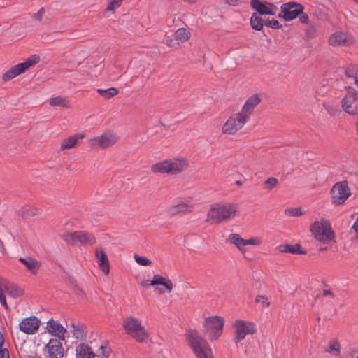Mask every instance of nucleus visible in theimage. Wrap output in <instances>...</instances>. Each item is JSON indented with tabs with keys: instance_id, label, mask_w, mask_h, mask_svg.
<instances>
[{
	"instance_id": "obj_1",
	"label": "nucleus",
	"mask_w": 358,
	"mask_h": 358,
	"mask_svg": "<svg viewBox=\"0 0 358 358\" xmlns=\"http://www.w3.org/2000/svg\"><path fill=\"white\" fill-rule=\"evenodd\" d=\"M238 208L237 203H215L208 210L206 222L209 224H219L233 220L236 217Z\"/></svg>"
},
{
	"instance_id": "obj_2",
	"label": "nucleus",
	"mask_w": 358,
	"mask_h": 358,
	"mask_svg": "<svg viewBox=\"0 0 358 358\" xmlns=\"http://www.w3.org/2000/svg\"><path fill=\"white\" fill-rule=\"evenodd\" d=\"M189 165L185 157H173L153 164L150 170L154 173L177 175L186 171Z\"/></svg>"
},
{
	"instance_id": "obj_3",
	"label": "nucleus",
	"mask_w": 358,
	"mask_h": 358,
	"mask_svg": "<svg viewBox=\"0 0 358 358\" xmlns=\"http://www.w3.org/2000/svg\"><path fill=\"white\" fill-rule=\"evenodd\" d=\"M188 345L197 358H214L210 345L199 332L188 330L185 334Z\"/></svg>"
},
{
	"instance_id": "obj_4",
	"label": "nucleus",
	"mask_w": 358,
	"mask_h": 358,
	"mask_svg": "<svg viewBox=\"0 0 358 358\" xmlns=\"http://www.w3.org/2000/svg\"><path fill=\"white\" fill-rule=\"evenodd\" d=\"M122 327L127 334L131 336L137 342H145L148 339L147 332L141 321L135 317L129 316L122 322Z\"/></svg>"
},
{
	"instance_id": "obj_5",
	"label": "nucleus",
	"mask_w": 358,
	"mask_h": 358,
	"mask_svg": "<svg viewBox=\"0 0 358 358\" xmlns=\"http://www.w3.org/2000/svg\"><path fill=\"white\" fill-rule=\"evenodd\" d=\"M314 237L324 244H327L334 238V233L328 220L321 219L315 221L310 227Z\"/></svg>"
},
{
	"instance_id": "obj_6",
	"label": "nucleus",
	"mask_w": 358,
	"mask_h": 358,
	"mask_svg": "<svg viewBox=\"0 0 358 358\" xmlns=\"http://www.w3.org/2000/svg\"><path fill=\"white\" fill-rule=\"evenodd\" d=\"M224 324V320L220 316L208 317L203 323V333L210 341H214L222 335Z\"/></svg>"
},
{
	"instance_id": "obj_7",
	"label": "nucleus",
	"mask_w": 358,
	"mask_h": 358,
	"mask_svg": "<svg viewBox=\"0 0 358 358\" xmlns=\"http://www.w3.org/2000/svg\"><path fill=\"white\" fill-rule=\"evenodd\" d=\"M234 330V341L238 343L248 335H253L257 332L256 325L249 320L241 319L236 320L232 324Z\"/></svg>"
},
{
	"instance_id": "obj_8",
	"label": "nucleus",
	"mask_w": 358,
	"mask_h": 358,
	"mask_svg": "<svg viewBox=\"0 0 358 358\" xmlns=\"http://www.w3.org/2000/svg\"><path fill=\"white\" fill-rule=\"evenodd\" d=\"M119 140V136L112 131H106L98 136L88 140L92 148L107 149L113 147Z\"/></svg>"
},
{
	"instance_id": "obj_9",
	"label": "nucleus",
	"mask_w": 358,
	"mask_h": 358,
	"mask_svg": "<svg viewBox=\"0 0 358 358\" xmlns=\"http://www.w3.org/2000/svg\"><path fill=\"white\" fill-rule=\"evenodd\" d=\"M249 120L239 112L231 115L222 127V132L234 135L240 131Z\"/></svg>"
},
{
	"instance_id": "obj_10",
	"label": "nucleus",
	"mask_w": 358,
	"mask_h": 358,
	"mask_svg": "<svg viewBox=\"0 0 358 358\" xmlns=\"http://www.w3.org/2000/svg\"><path fill=\"white\" fill-rule=\"evenodd\" d=\"M40 60V57L37 55H33L29 57L25 62L17 64L11 67L8 71H6L2 76L4 81H8L18 75L24 73L31 66L37 64Z\"/></svg>"
},
{
	"instance_id": "obj_11",
	"label": "nucleus",
	"mask_w": 358,
	"mask_h": 358,
	"mask_svg": "<svg viewBox=\"0 0 358 358\" xmlns=\"http://www.w3.org/2000/svg\"><path fill=\"white\" fill-rule=\"evenodd\" d=\"M343 110L349 115L358 113V92L349 87L341 101Z\"/></svg>"
},
{
	"instance_id": "obj_12",
	"label": "nucleus",
	"mask_w": 358,
	"mask_h": 358,
	"mask_svg": "<svg viewBox=\"0 0 358 358\" xmlns=\"http://www.w3.org/2000/svg\"><path fill=\"white\" fill-rule=\"evenodd\" d=\"M331 201L336 205L345 203L351 195L350 189L345 180L336 182L331 189Z\"/></svg>"
},
{
	"instance_id": "obj_13",
	"label": "nucleus",
	"mask_w": 358,
	"mask_h": 358,
	"mask_svg": "<svg viewBox=\"0 0 358 358\" xmlns=\"http://www.w3.org/2000/svg\"><path fill=\"white\" fill-rule=\"evenodd\" d=\"M303 10L304 6L301 3L294 1H289L281 5V12L278 14V17L289 22L296 19Z\"/></svg>"
},
{
	"instance_id": "obj_14",
	"label": "nucleus",
	"mask_w": 358,
	"mask_h": 358,
	"mask_svg": "<svg viewBox=\"0 0 358 358\" xmlns=\"http://www.w3.org/2000/svg\"><path fill=\"white\" fill-rule=\"evenodd\" d=\"M328 43L333 47H350L355 43V38L348 32L336 31L329 36Z\"/></svg>"
},
{
	"instance_id": "obj_15",
	"label": "nucleus",
	"mask_w": 358,
	"mask_h": 358,
	"mask_svg": "<svg viewBox=\"0 0 358 358\" xmlns=\"http://www.w3.org/2000/svg\"><path fill=\"white\" fill-rule=\"evenodd\" d=\"M60 341L56 338L49 341L44 349L47 358H62L64 356V348Z\"/></svg>"
},
{
	"instance_id": "obj_16",
	"label": "nucleus",
	"mask_w": 358,
	"mask_h": 358,
	"mask_svg": "<svg viewBox=\"0 0 358 358\" xmlns=\"http://www.w3.org/2000/svg\"><path fill=\"white\" fill-rule=\"evenodd\" d=\"M251 7L259 15H274L278 10L277 7L268 1H261L259 0H251Z\"/></svg>"
},
{
	"instance_id": "obj_17",
	"label": "nucleus",
	"mask_w": 358,
	"mask_h": 358,
	"mask_svg": "<svg viewBox=\"0 0 358 358\" xmlns=\"http://www.w3.org/2000/svg\"><path fill=\"white\" fill-rule=\"evenodd\" d=\"M41 324V321L36 317L32 316L23 319L19 324L21 331L27 334H35Z\"/></svg>"
},
{
	"instance_id": "obj_18",
	"label": "nucleus",
	"mask_w": 358,
	"mask_h": 358,
	"mask_svg": "<svg viewBox=\"0 0 358 358\" xmlns=\"http://www.w3.org/2000/svg\"><path fill=\"white\" fill-rule=\"evenodd\" d=\"M261 100L259 94H252L245 101L239 113L249 120L254 109L261 102Z\"/></svg>"
},
{
	"instance_id": "obj_19",
	"label": "nucleus",
	"mask_w": 358,
	"mask_h": 358,
	"mask_svg": "<svg viewBox=\"0 0 358 358\" xmlns=\"http://www.w3.org/2000/svg\"><path fill=\"white\" fill-rule=\"evenodd\" d=\"M194 207L193 204L180 201L169 206L167 208L166 211L169 215L175 216L180 214H187L191 213L194 210Z\"/></svg>"
},
{
	"instance_id": "obj_20",
	"label": "nucleus",
	"mask_w": 358,
	"mask_h": 358,
	"mask_svg": "<svg viewBox=\"0 0 358 358\" xmlns=\"http://www.w3.org/2000/svg\"><path fill=\"white\" fill-rule=\"evenodd\" d=\"M47 329L49 334L57 337L58 340L64 341L66 329L57 320L52 319L47 322Z\"/></svg>"
},
{
	"instance_id": "obj_21",
	"label": "nucleus",
	"mask_w": 358,
	"mask_h": 358,
	"mask_svg": "<svg viewBox=\"0 0 358 358\" xmlns=\"http://www.w3.org/2000/svg\"><path fill=\"white\" fill-rule=\"evenodd\" d=\"M95 257L99 268L104 273L108 275L110 271L109 260L105 251L100 248H96L94 251Z\"/></svg>"
},
{
	"instance_id": "obj_22",
	"label": "nucleus",
	"mask_w": 358,
	"mask_h": 358,
	"mask_svg": "<svg viewBox=\"0 0 358 358\" xmlns=\"http://www.w3.org/2000/svg\"><path fill=\"white\" fill-rule=\"evenodd\" d=\"M141 285H142V286H144V287H146L148 285L149 286H155L157 285H160L165 287V289L168 293L171 292L173 290V284L170 279L166 278H165L162 275H158V274L154 275L152 280L148 284L142 282Z\"/></svg>"
},
{
	"instance_id": "obj_23",
	"label": "nucleus",
	"mask_w": 358,
	"mask_h": 358,
	"mask_svg": "<svg viewBox=\"0 0 358 358\" xmlns=\"http://www.w3.org/2000/svg\"><path fill=\"white\" fill-rule=\"evenodd\" d=\"M85 136V135L84 134H76L73 136H69L62 141L60 150L63 151L76 148L79 140H82Z\"/></svg>"
},
{
	"instance_id": "obj_24",
	"label": "nucleus",
	"mask_w": 358,
	"mask_h": 358,
	"mask_svg": "<svg viewBox=\"0 0 358 358\" xmlns=\"http://www.w3.org/2000/svg\"><path fill=\"white\" fill-rule=\"evenodd\" d=\"M19 261L25 266L26 270L32 274H36L41 266L40 262L29 257H20Z\"/></svg>"
},
{
	"instance_id": "obj_25",
	"label": "nucleus",
	"mask_w": 358,
	"mask_h": 358,
	"mask_svg": "<svg viewBox=\"0 0 358 358\" xmlns=\"http://www.w3.org/2000/svg\"><path fill=\"white\" fill-rule=\"evenodd\" d=\"M230 244L234 245L239 250L241 254H245L246 246L245 239L241 237L238 234H231L227 239Z\"/></svg>"
},
{
	"instance_id": "obj_26",
	"label": "nucleus",
	"mask_w": 358,
	"mask_h": 358,
	"mask_svg": "<svg viewBox=\"0 0 358 358\" xmlns=\"http://www.w3.org/2000/svg\"><path fill=\"white\" fill-rule=\"evenodd\" d=\"M96 355L91 348L85 343L79 344L76 348V358H94Z\"/></svg>"
},
{
	"instance_id": "obj_27",
	"label": "nucleus",
	"mask_w": 358,
	"mask_h": 358,
	"mask_svg": "<svg viewBox=\"0 0 358 358\" xmlns=\"http://www.w3.org/2000/svg\"><path fill=\"white\" fill-rule=\"evenodd\" d=\"M75 237L76 243H80L85 245H93L95 243L94 236L87 231H77L76 236Z\"/></svg>"
},
{
	"instance_id": "obj_28",
	"label": "nucleus",
	"mask_w": 358,
	"mask_h": 358,
	"mask_svg": "<svg viewBox=\"0 0 358 358\" xmlns=\"http://www.w3.org/2000/svg\"><path fill=\"white\" fill-rule=\"evenodd\" d=\"M301 246L299 244L291 245L289 244L281 245L278 247L279 251L281 252L291 253V254H305L306 252L300 250Z\"/></svg>"
},
{
	"instance_id": "obj_29",
	"label": "nucleus",
	"mask_w": 358,
	"mask_h": 358,
	"mask_svg": "<svg viewBox=\"0 0 358 358\" xmlns=\"http://www.w3.org/2000/svg\"><path fill=\"white\" fill-rule=\"evenodd\" d=\"M3 287L5 293L13 298L19 297L23 294V290L15 285H6Z\"/></svg>"
},
{
	"instance_id": "obj_30",
	"label": "nucleus",
	"mask_w": 358,
	"mask_h": 358,
	"mask_svg": "<svg viewBox=\"0 0 358 358\" xmlns=\"http://www.w3.org/2000/svg\"><path fill=\"white\" fill-rule=\"evenodd\" d=\"M173 36L178 40V43L180 44V43H184L189 40L191 36V34L186 29L180 28L175 32V34H173Z\"/></svg>"
},
{
	"instance_id": "obj_31",
	"label": "nucleus",
	"mask_w": 358,
	"mask_h": 358,
	"mask_svg": "<svg viewBox=\"0 0 358 358\" xmlns=\"http://www.w3.org/2000/svg\"><path fill=\"white\" fill-rule=\"evenodd\" d=\"M264 24L263 19L255 13H253L250 17V25L252 29L260 31Z\"/></svg>"
},
{
	"instance_id": "obj_32",
	"label": "nucleus",
	"mask_w": 358,
	"mask_h": 358,
	"mask_svg": "<svg viewBox=\"0 0 358 358\" xmlns=\"http://www.w3.org/2000/svg\"><path fill=\"white\" fill-rule=\"evenodd\" d=\"M50 105L52 106H62L65 108L71 107V103L69 101L66 100L64 97L62 96H56L52 98L50 100Z\"/></svg>"
},
{
	"instance_id": "obj_33",
	"label": "nucleus",
	"mask_w": 358,
	"mask_h": 358,
	"mask_svg": "<svg viewBox=\"0 0 358 358\" xmlns=\"http://www.w3.org/2000/svg\"><path fill=\"white\" fill-rule=\"evenodd\" d=\"M96 92L106 99L115 96L118 93V90L115 87H110L108 89L99 88L96 90Z\"/></svg>"
},
{
	"instance_id": "obj_34",
	"label": "nucleus",
	"mask_w": 358,
	"mask_h": 358,
	"mask_svg": "<svg viewBox=\"0 0 358 358\" xmlns=\"http://www.w3.org/2000/svg\"><path fill=\"white\" fill-rule=\"evenodd\" d=\"M40 210L36 207H26L22 210V215L24 218H31L34 216L38 215Z\"/></svg>"
},
{
	"instance_id": "obj_35",
	"label": "nucleus",
	"mask_w": 358,
	"mask_h": 358,
	"mask_svg": "<svg viewBox=\"0 0 358 358\" xmlns=\"http://www.w3.org/2000/svg\"><path fill=\"white\" fill-rule=\"evenodd\" d=\"M71 331L72 332L73 336L76 339L82 340L86 336V334L85 331V328L83 327H77V326L73 325V329Z\"/></svg>"
},
{
	"instance_id": "obj_36",
	"label": "nucleus",
	"mask_w": 358,
	"mask_h": 358,
	"mask_svg": "<svg viewBox=\"0 0 358 358\" xmlns=\"http://www.w3.org/2000/svg\"><path fill=\"white\" fill-rule=\"evenodd\" d=\"M255 302L259 304L262 308H268L270 306V301L265 295H257L255 297Z\"/></svg>"
},
{
	"instance_id": "obj_37",
	"label": "nucleus",
	"mask_w": 358,
	"mask_h": 358,
	"mask_svg": "<svg viewBox=\"0 0 358 358\" xmlns=\"http://www.w3.org/2000/svg\"><path fill=\"white\" fill-rule=\"evenodd\" d=\"M110 352V350L107 345L102 344L97 350L96 356L99 358H108Z\"/></svg>"
},
{
	"instance_id": "obj_38",
	"label": "nucleus",
	"mask_w": 358,
	"mask_h": 358,
	"mask_svg": "<svg viewBox=\"0 0 358 358\" xmlns=\"http://www.w3.org/2000/svg\"><path fill=\"white\" fill-rule=\"evenodd\" d=\"M134 258L136 261V262L141 266H151L152 262L150 259H148L147 257L139 256L137 254H134Z\"/></svg>"
},
{
	"instance_id": "obj_39",
	"label": "nucleus",
	"mask_w": 358,
	"mask_h": 358,
	"mask_svg": "<svg viewBox=\"0 0 358 358\" xmlns=\"http://www.w3.org/2000/svg\"><path fill=\"white\" fill-rule=\"evenodd\" d=\"M278 184V181L277 178L274 177L268 178L264 181V189L267 190H271L272 189L275 188Z\"/></svg>"
},
{
	"instance_id": "obj_40",
	"label": "nucleus",
	"mask_w": 358,
	"mask_h": 358,
	"mask_svg": "<svg viewBox=\"0 0 358 358\" xmlns=\"http://www.w3.org/2000/svg\"><path fill=\"white\" fill-rule=\"evenodd\" d=\"M76 231L73 233L65 232L62 235V239L68 243H76Z\"/></svg>"
},
{
	"instance_id": "obj_41",
	"label": "nucleus",
	"mask_w": 358,
	"mask_h": 358,
	"mask_svg": "<svg viewBox=\"0 0 358 358\" xmlns=\"http://www.w3.org/2000/svg\"><path fill=\"white\" fill-rule=\"evenodd\" d=\"M122 3V0H112L108 3L106 12L113 11L114 12L117 8H119Z\"/></svg>"
},
{
	"instance_id": "obj_42",
	"label": "nucleus",
	"mask_w": 358,
	"mask_h": 358,
	"mask_svg": "<svg viewBox=\"0 0 358 358\" xmlns=\"http://www.w3.org/2000/svg\"><path fill=\"white\" fill-rule=\"evenodd\" d=\"M339 350H340V345H339V343L338 341H331L329 343V349L327 350V351L329 353H331L334 355H337L339 352Z\"/></svg>"
},
{
	"instance_id": "obj_43",
	"label": "nucleus",
	"mask_w": 358,
	"mask_h": 358,
	"mask_svg": "<svg viewBox=\"0 0 358 358\" xmlns=\"http://www.w3.org/2000/svg\"><path fill=\"white\" fill-rule=\"evenodd\" d=\"M285 214L288 216H299L303 214V211L299 208H291L285 210Z\"/></svg>"
},
{
	"instance_id": "obj_44",
	"label": "nucleus",
	"mask_w": 358,
	"mask_h": 358,
	"mask_svg": "<svg viewBox=\"0 0 358 358\" xmlns=\"http://www.w3.org/2000/svg\"><path fill=\"white\" fill-rule=\"evenodd\" d=\"M246 245H255V246H259L262 245V241L261 238L257 236H253L251 237L249 239H245Z\"/></svg>"
},
{
	"instance_id": "obj_45",
	"label": "nucleus",
	"mask_w": 358,
	"mask_h": 358,
	"mask_svg": "<svg viewBox=\"0 0 358 358\" xmlns=\"http://www.w3.org/2000/svg\"><path fill=\"white\" fill-rule=\"evenodd\" d=\"M5 294L6 293H5V291H4V287L2 285V284L0 283V303L2 305V306L4 307V308L8 309V305H7V303H6V299Z\"/></svg>"
},
{
	"instance_id": "obj_46",
	"label": "nucleus",
	"mask_w": 358,
	"mask_h": 358,
	"mask_svg": "<svg viewBox=\"0 0 358 358\" xmlns=\"http://www.w3.org/2000/svg\"><path fill=\"white\" fill-rule=\"evenodd\" d=\"M165 43L167 44L169 46H174L175 45H179V43H178V40L175 38V37L173 36V34L171 36H166L165 37Z\"/></svg>"
},
{
	"instance_id": "obj_47",
	"label": "nucleus",
	"mask_w": 358,
	"mask_h": 358,
	"mask_svg": "<svg viewBox=\"0 0 358 358\" xmlns=\"http://www.w3.org/2000/svg\"><path fill=\"white\" fill-rule=\"evenodd\" d=\"M45 13V8L42 7V8H41L38 10V11L37 13H34V14L33 15L32 17H33L34 20H37V21H38V22H41L42 18H43V15H44Z\"/></svg>"
},
{
	"instance_id": "obj_48",
	"label": "nucleus",
	"mask_w": 358,
	"mask_h": 358,
	"mask_svg": "<svg viewBox=\"0 0 358 358\" xmlns=\"http://www.w3.org/2000/svg\"><path fill=\"white\" fill-rule=\"evenodd\" d=\"M264 24L273 29L280 28L279 22L276 20H266L264 22Z\"/></svg>"
},
{
	"instance_id": "obj_49",
	"label": "nucleus",
	"mask_w": 358,
	"mask_h": 358,
	"mask_svg": "<svg viewBox=\"0 0 358 358\" xmlns=\"http://www.w3.org/2000/svg\"><path fill=\"white\" fill-rule=\"evenodd\" d=\"M299 18V21L303 23V24H308V22H309V17H308V15L303 13V10L302 11L301 13H300L299 15H298Z\"/></svg>"
},
{
	"instance_id": "obj_50",
	"label": "nucleus",
	"mask_w": 358,
	"mask_h": 358,
	"mask_svg": "<svg viewBox=\"0 0 358 358\" xmlns=\"http://www.w3.org/2000/svg\"><path fill=\"white\" fill-rule=\"evenodd\" d=\"M0 358H10L8 350L6 348L0 350Z\"/></svg>"
},
{
	"instance_id": "obj_51",
	"label": "nucleus",
	"mask_w": 358,
	"mask_h": 358,
	"mask_svg": "<svg viewBox=\"0 0 358 358\" xmlns=\"http://www.w3.org/2000/svg\"><path fill=\"white\" fill-rule=\"evenodd\" d=\"M322 295L325 297L334 298V293L329 289H324L322 292Z\"/></svg>"
},
{
	"instance_id": "obj_52",
	"label": "nucleus",
	"mask_w": 358,
	"mask_h": 358,
	"mask_svg": "<svg viewBox=\"0 0 358 358\" xmlns=\"http://www.w3.org/2000/svg\"><path fill=\"white\" fill-rule=\"evenodd\" d=\"M345 74L348 77H353L355 75V69L353 68H347L345 70Z\"/></svg>"
},
{
	"instance_id": "obj_53",
	"label": "nucleus",
	"mask_w": 358,
	"mask_h": 358,
	"mask_svg": "<svg viewBox=\"0 0 358 358\" xmlns=\"http://www.w3.org/2000/svg\"><path fill=\"white\" fill-rule=\"evenodd\" d=\"M226 2L230 6H237L239 3H241V0H226Z\"/></svg>"
},
{
	"instance_id": "obj_54",
	"label": "nucleus",
	"mask_w": 358,
	"mask_h": 358,
	"mask_svg": "<svg viewBox=\"0 0 358 358\" xmlns=\"http://www.w3.org/2000/svg\"><path fill=\"white\" fill-rule=\"evenodd\" d=\"M4 344V338L3 335L0 333V350H3L2 346Z\"/></svg>"
},
{
	"instance_id": "obj_55",
	"label": "nucleus",
	"mask_w": 358,
	"mask_h": 358,
	"mask_svg": "<svg viewBox=\"0 0 358 358\" xmlns=\"http://www.w3.org/2000/svg\"><path fill=\"white\" fill-rule=\"evenodd\" d=\"M157 292H158L159 294H164V293L165 292V291H164V290H163V289H161V288H157Z\"/></svg>"
},
{
	"instance_id": "obj_56",
	"label": "nucleus",
	"mask_w": 358,
	"mask_h": 358,
	"mask_svg": "<svg viewBox=\"0 0 358 358\" xmlns=\"http://www.w3.org/2000/svg\"><path fill=\"white\" fill-rule=\"evenodd\" d=\"M185 1L189 3L192 4V3H194L197 0H185Z\"/></svg>"
},
{
	"instance_id": "obj_57",
	"label": "nucleus",
	"mask_w": 358,
	"mask_h": 358,
	"mask_svg": "<svg viewBox=\"0 0 358 358\" xmlns=\"http://www.w3.org/2000/svg\"><path fill=\"white\" fill-rule=\"evenodd\" d=\"M236 185H238V186H241L242 185V182L239 180L236 181Z\"/></svg>"
},
{
	"instance_id": "obj_58",
	"label": "nucleus",
	"mask_w": 358,
	"mask_h": 358,
	"mask_svg": "<svg viewBox=\"0 0 358 358\" xmlns=\"http://www.w3.org/2000/svg\"><path fill=\"white\" fill-rule=\"evenodd\" d=\"M327 250V248H320V251H324V250Z\"/></svg>"
},
{
	"instance_id": "obj_59",
	"label": "nucleus",
	"mask_w": 358,
	"mask_h": 358,
	"mask_svg": "<svg viewBox=\"0 0 358 358\" xmlns=\"http://www.w3.org/2000/svg\"><path fill=\"white\" fill-rule=\"evenodd\" d=\"M357 358H358V355H357Z\"/></svg>"
}]
</instances>
